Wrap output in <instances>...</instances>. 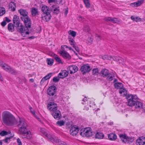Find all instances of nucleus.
Here are the masks:
<instances>
[{"instance_id": "obj_1", "label": "nucleus", "mask_w": 145, "mask_h": 145, "mask_svg": "<svg viewBox=\"0 0 145 145\" xmlns=\"http://www.w3.org/2000/svg\"><path fill=\"white\" fill-rule=\"evenodd\" d=\"M2 116L3 121L6 125L13 127L16 126L17 120L10 112L7 111L3 112Z\"/></svg>"}, {"instance_id": "obj_2", "label": "nucleus", "mask_w": 145, "mask_h": 145, "mask_svg": "<svg viewBox=\"0 0 145 145\" xmlns=\"http://www.w3.org/2000/svg\"><path fill=\"white\" fill-rule=\"evenodd\" d=\"M48 108L51 112V114L54 118L56 120H59L61 118V114L59 110H57V105L54 102H50L48 104Z\"/></svg>"}, {"instance_id": "obj_3", "label": "nucleus", "mask_w": 145, "mask_h": 145, "mask_svg": "<svg viewBox=\"0 0 145 145\" xmlns=\"http://www.w3.org/2000/svg\"><path fill=\"white\" fill-rule=\"evenodd\" d=\"M137 97L136 95L132 94H128L126 97L127 100V105L130 106H132L135 105Z\"/></svg>"}, {"instance_id": "obj_4", "label": "nucleus", "mask_w": 145, "mask_h": 145, "mask_svg": "<svg viewBox=\"0 0 145 145\" xmlns=\"http://www.w3.org/2000/svg\"><path fill=\"white\" fill-rule=\"evenodd\" d=\"M80 135L84 137H89L92 135V130L90 127L82 129L80 131Z\"/></svg>"}, {"instance_id": "obj_5", "label": "nucleus", "mask_w": 145, "mask_h": 145, "mask_svg": "<svg viewBox=\"0 0 145 145\" xmlns=\"http://www.w3.org/2000/svg\"><path fill=\"white\" fill-rule=\"evenodd\" d=\"M20 127L19 128V131L20 132V129H22V130L26 129L27 126V124L25 120L22 118H19V120L17 121L16 125Z\"/></svg>"}, {"instance_id": "obj_6", "label": "nucleus", "mask_w": 145, "mask_h": 145, "mask_svg": "<svg viewBox=\"0 0 145 145\" xmlns=\"http://www.w3.org/2000/svg\"><path fill=\"white\" fill-rule=\"evenodd\" d=\"M28 29L27 27H24L22 25H20L19 32L23 37H27L29 34V30Z\"/></svg>"}, {"instance_id": "obj_7", "label": "nucleus", "mask_w": 145, "mask_h": 145, "mask_svg": "<svg viewBox=\"0 0 145 145\" xmlns=\"http://www.w3.org/2000/svg\"><path fill=\"white\" fill-rule=\"evenodd\" d=\"M22 129H20V134L24 138H26L27 139H30L32 137V135L30 131H27V128L26 129L22 130Z\"/></svg>"}, {"instance_id": "obj_8", "label": "nucleus", "mask_w": 145, "mask_h": 145, "mask_svg": "<svg viewBox=\"0 0 145 145\" xmlns=\"http://www.w3.org/2000/svg\"><path fill=\"white\" fill-rule=\"evenodd\" d=\"M39 130L44 135L51 141L52 142L54 141V139L53 137L50 135L47 134L45 129L42 128H40Z\"/></svg>"}, {"instance_id": "obj_9", "label": "nucleus", "mask_w": 145, "mask_h": 145, "mask_svg": "<svg viewBox=\"0 0 145 145\" xmlns=\"http://www.w3.org/2000/svg\"><path fill=\"white\" fill-rule=\"evenodd\" d=\"M21 18L22 21L24 22L26 26L25 27H27V28H31V22L29 17H21Z\"/></svg>"}, {"instance_id": "obj_10", "label": "nucleus", "mask_w": 145, "mask_h": 145, "mask_svg": "<svg viewBox=\"0 0 145 145\" xmlns=\"http://www.w3.org/2000/svg\"><path fill=\"white\" fill-rule=\"evenodd\" d=\"M79 130V128L78 127L76 126H73L70 131V134L73 136H75L78 133Z\"/></svg>"}, {"instance_id": "obj_11", "label": "nucleus", "mask_w": 145, "mask_h": 145, "mask_svg": "<svg viewBox=\"0 0 145 145\" xmlns=\"http://www.w3.org/2000/svg\"><path fill=\"white\" fill-rule=\"evenodd\" d=\"M57 89L55 86H52L49 87L48 89L47 93L48 95L53 96L56 91Z\"/></svg>"}, {"instance_id": "obj_12", "label": "nucleus", "mask_w": 145, "mask_h": 145, "mask_svg": "<svg viewBox=\"0 0 145 145\" xmlns=\"http://www.w3.org/2000/svg\"><path fill=\"white\" fill-rule=\"evenodd\" d=\"M2 67L5 70L10 73L14 74L16 72V71L14 69L6 63H5V65H4Z\"/></svg>"}, {"instance_id": "obj_13", "label": "nucleus", "mask_w": 145, "mask_h": 145, "mask_svg": "<svg viewBox=\"0 0 145 145\" xmlns=\"http://www.w3.org/2000/svg\"><path fill=\"white\" fill-rule=\"evenodd\" d=\"M91 69L90 66L88 64L83 65L80 69L81 71L83 74L89 72Z\"/></svg>"}, {"instance_id": "obj_14", "label": "nucleus", "mask_w": 145, "mask_h": 145, "mask_svg": "<svg viewBox=\"0 0 145 145\" xmlns=\"http://www.w3.org/2000/svg\"><path fill=\"white\" fill-rule=\"evenodd\" d=\"M68 72L71 74L74 73L78 71L77 67L74 65L70 66L67 68Z\"/></svg>"}, {"instance_id": "obj_15", "label": "nucleus", "mask_w": 145, "mask_h": 145, "mask_svg": "<svg viewBox=\"0 0 145 145\" xmlns=\"http://www.w3.org/2000/svg\"><path fill=\"white\" fill-rule=\"evenodd\" d=\"M119 137L122 142L125 143L127 142H129V140L130 139L131 140L132 138L130 137H128L125 134H120L119 135Z\"/></svg>"}, {"instance_id": "obj_16", "label": "nucleus", "mask_w": 145, "mask_h": 145, "mask_svg": "<svg viewBox=\"0 0 145 145\" xmlns=\"http://www.w3.org/2000/svg\"><path fill=\"white\" fill-rule=\"evenodd\" d=\"M51 17L50 13L42 14H41V18L42 20L47 22L50 19Z\"/></svg>"}, {"instance_id": "obj_17", "label": "nucleus", "mask_w": 145, "mask_h": 145, "mask_svg": "<svg viewBox=\"0 0 145 145\" xmlns=\"http://www.w3.org/2000/svg\"><path fill=\"white\" fill-rule=\"evenodd\" d=\"M137 145H145V137H139L136 140Z\"/></svg>"}, {"instance_id": "obj_18", "label": "nucleus", "mask_w": 145, "mask_h": 145, "mask_svg": "<svg viewBox=\"0 0 145 145\" xmlns=\"http://www.w3.org/2000/svg\"><path fill=\"white\" fill-rule=\"evenodd\" d=\"M13 22L16 27H18L19 26L20 22L19 16L16 15H15L13 18Z\"/></svg>"}, {"instance_id": "obj_19", "label": "nucleus", "mask_w": 145, "mask_h": 145, "mask_svg": "<svg viewBox=\"0 0 145 145\" xmlns=\"http://www.w3.org/2000/svg\"><path fill=\"white\" fill-rule=\"evenodd\" d=\"M59 53L64 59H70L71 58L70 55L66 51H60Z\"/></svg>"}, {"instance_id": "obj_20", "label": "nucleus", "mask_w": 145, "mask_h": 145, "mask_svg": "<svg viewBox=\"0 0 145 145\" xmlns=\"http://www.w3.org/2000/svg\"><path fill=\"white\" fill-rule=\"evenodd\" d=\"M68 72L66 70L62 71L58 74V76L59 78H63L66 77L68 76Z\"/></svg>"}, {"instance_id": "obj_21", "label": "nucleus", "mask_w": 145, "mask_h": 145, "mask_svg": "<svg viewBox=\"0 0 145 145\" xmlns=\"http://www.w3.org/2000/svg\"><path fill=\"white\" fill-rule=\"evenodd\" d=\"M41 10L43 12L42 14H49L51 13V10L49 7L45 5L42 6Z\"/></svg>"}, {"instance_id": "obj_22", "label": "nucleus", "mask_w": 145, "mask_h": 145, "mask_svg": "<svg viewBox=\"0 0 145 145\" xmlns=\"http://www.w3.org/2000/svg\"><path fill=\"white\" fill-rule=\"evenodd\" d=\"M100 74L102 76L104 77L109 76L110 73L107 69H103L101 70Z\"/></svg>"}, {"instance_id": "obj_23", "label": "nucleus", "mask_w": 145, "mask_h": 145, "mask_svg": "<svg viewBox=\"0 0 145 145\" xmlns=\"http://www.w3.org/2000/svg\"><path fill=\"white\" fill-rule=\"evenodd\" d=\"M19 12L21 15L23 16V17H28L27 16L28 12L25 10L22 9H20L18 10Z\"/></svg>"}, {"instance_id": "obj_24", "label": "nucleus", "mask_w": 145, "mask_h": 145, "mask_svg": "<svg viewBox=\"0 0 145 145\" xmlns=\"http://www.w3.org/2000/svg\"><path fill=\"white\" fill-rule=\"evenodd\" d=\"M119 93L121 94V95L123 96H125L126 95L127 93V91L126 89L122 88L119 90Z\"/></svg>"}, {"instance_id": "obj_25", "label": "nucleus", "mask_w": 145, "mask_h": 145, "mask_svg": "<svg viewBox=\"0 0 145 145\" xmlns=\"http://www.w3.org/2000/svg\"><path fill=\"white\" fill-rule=\"evenodd\" d=\"M108 137L110 140H115L117 138V136L115 133H111L108 135Z\"/></svg>"}, {"instance_id": "obj_26", "label": "nucleus", "mask_w": 145, "mask_h": 145, "mask_svg": "<svg viewBox=\"0 0 145 145\" xmlns=\"http://www.w3.org/2000/svg\"><path fill=\"white\" fill-rule=\"evenodd\" d=\"M104 134L101 133L97 132L95 135L96 138L98 139H102L104 137Z\"/></svg>"}, {"instance_id": "obj_27", "label": "nucleus", "mask_w": 145, "mask_h": 145, "mask_svg": "<svg viewBox=\"0 0 145 145\" xmlns=\"http://www.w3.org/2000/svg\"><path fill=\"white\" fill-rule=\"evenodd\" d=\"M9 8L12 11H14L16 10V5L15 3L13 2H11L9 5Z\"/></svg>"}, {"instance_id": "obj_28", "label": "nucleus", "mask_w": 145, "mask_h": 145, "mask_svg": "<svg viewBox=\"0 0 145 145\" xmlns=\"http://www.w3.org/2000/svg\"><path fill=\"white\" fill-rule=\"evenodd\" d=\"M52 74L49 73L46 76L44 77L41 80L40 83H43L47 79H49L51 76Z\"/></svg>"}, {"instance_id": "obj_29", "label": "nucleus", "mask_w": 145, "mask_h": 145, "mask_svg": "<svg viewBox=\"0 0 145 145\" xmlns=\"http://www.w3.org/2000/svg\"><path fill=\"white\" fill-rule=\"evenodd\" d=\"M114 86L116 89H119V90L123 87V84L120 82L115 83L114 84Z\"/></svg>"}, {"instance_id": "obj_30", "label": "nucleus", "mask_w": 145, "mask_h": 145, "mask_svg": "<svg viewBox=\"0 0 145 145\" xmlns=\"http://www.w3.org/2000/svg\"><path fill=\"white\" fill-rule=\"evenodd\" d=\"M131 18L133 21L137 22H140L141 21V19L139 17L135 16H131Z\"/></svg>"}, {"instance_id": "obj_31", "label": "nucleus", "mask_w": 145, "mask_h": 145, "mask_svg": "<svg viewBox=\"0 0 145 145\" xmlns=\"http://www.w3.org/2000/svg\"><path fill=\"white\" fill-rule=\"evenodd\" d=\"M143 105V103L139 101H136V103H135V105H134L135 106V107L136 108H142V107Z\"/></svg>"}, {"instance_id": "obj_32", "label": "nucleus", "mask_w": 145, "mask_h": 145, "mask_svg": "<svg viewBox=\"0 0 145 145\" xmlns=\"http://www.w3.org/2000/svg\"><path fill=\"white\" fill-rule=\"evenodd\" d=\"M8 31L11 32L14 31V26L12 23H9L8 26Z\"/></svg>"}, {"instance_id": "obj_33", "label": "nucleus", "mask_w": 145, "mask_h": 145, "mask_svg": "<svg viewBox=\"0 0 145 145\" xmlns=\"http://www.w3.org/2000/svg\"><path fill=\"white\" fill-rule=\"evenodd\" d=\"M102 57V59L104 60H112V57L111 56L105 55L103 56Z\"/></svg>"}, {"instance_id": "obj_34", "label": "nucleus", "mask_w": 145, "mask_h": 145, "mask_svg": "<svg viewBox=\"0 0 145 145\" xmlns=\"http://www.w3.org/2000/svg\"><path fill=\"white\" fill-rule=\"evenodd\" d=\"M85 5L86 7L87 8H89L90 7V4L89 0H83Z\"/></svg>"}, {"instance_id": "obj_35", "label": "nucleus", "mask_w": 145, "mask_h": 145, "mask_svg": "<svg viewBox=\"0 0 145 145\" xmlns=\"http://www.w3.org/2000/svg\"><path fill=\"white\" fill-rule=\"evenodd\" d=\"M143 3V1L140 0L133 3L132 4L133 5L134 7H136L140 6Z\"/></svg>"}, {"instance_id": "obj_36", "label": "nucleus", "mask_w": 145, "mask_h": 145, "mask_svg": "<svg viewBox=\"0 0 145 145\" xmlns=\"http://www.w3.org/2000/svg\"><path fill=\"white\" fill-rule=\"evenodd\" d=\"M54 57L55 60L57 62H58L59 63L63 64V63L60 58L58 56H57L56 54H54Z\"/></svg>"}, {"instance_id": "obj_37", "label": "nucleus", "mask_w": 145, "mask_h": 145, "mask_svg": "<svg viewBox=\"0 0 145 145\" xmlns=\"http://www.w3.org/2000/svg\"><path fill=\"white\" fill-rule=\"evenodd\" d=\"M38 12L37 9L36 8H33L31 9V14L33 16H35L37 14H38Z\"/></svg>"}, {"instance_id": "obj_38", "label": "nucleus", "mask_w": 145, "mask_h": 145, "mask_svg": "<svg viewBox=\"0 0 145 145\" xmlns=\"http://www.w3.org/2000/svg\"><path fill=\"white\" fill-rule=\"evenodd\" d=\"M65 122L63 120L58 121L56 123V125L59 126H62L64 125Z\"/></svg>"}, {"instance_id": "obj_39", "label": "nucleus", "mask_w": 145, "mask_h": 145, "mask_svg": "<svg viewBox=\"0 0 145 145\" xmlns=\"http://www.w3.org/2000/svg\"><path fill=\"white\" fill-rule=\"evenodd\" d=\"M12 137L11 136L6 137L5 138L3 139L2 141H4L5 143L8 144L10 141V139L12 138Z\"/></svg>"}, {"instance_id": "obj_40", "label": "nucleus", "mask_w": 145, "mask_h": 145, "mask_svg": "<svg viewBox=\"0 0 145 145\" xmlns=\"http://www.w3.org/2000/svg\"><path fill=\"white\" fill-rule=\"evenodd\" d=\"M69 34L71 35L72 37H75L76 35V33L75 31L71 30H70L69 31Z\"/></svg>"}, {"instance_id": "obj_41", "label": "nucleus", "mask_w": 145, "mask_h": 145, "mask_svg": "<svg viewBox=\"0 0 145 145\" xmlns=\"http://www.w3.org/2000/svg\"><path fill=\"white\" fill-rule=\"evenodd\" d=\"M30 110L31 113L33 114L34 115V116H35V117L38 120H39L40 119L38 118L36 115L35 112L34 111V110L32 108L30 107L29 108Z\"/></svg>"}, {"instance_id": "obj_42", "label": "nucleus", "mask_w": 145, "mask_h": 145, "mask_svg": "<svg viewBox=\"0 0 145 145\" xmlns=\"http://www.w3.org/2000/svg\"><path fill=\"white\" fill-rule=\"evenodd\" d=\"M47 61L48 64L49 65H52L54 63V60L52 59H47Z\"/></svg>"}, {"instance_id": "obj_43", "label": "nucleus", "mask_w": 145, "mask_h": 145, "mask_svg": "<svg viewBox=\"0 0 145 145\" xmlns=\"http://www.w3.org/2000/svg\"><path fill=\"white\" fill-rule=\"evenodd\" d=\"M5 8L3 7H0V16H2L5 13Z\"/></svg>"}, {"instance_id": "obj_44", "label": "nucleus", "mask_w": 145, "mask_h": 145, "mask_svg": "<svg viewBox=\"0 0 145 145\" xmlns=\"http://www.w3.org/2000/svg\"><path fill=\"white\" fill-rule=\"evenodd\" d=\"M83 30L86 32H89L90 30V27L88 25H85L83 28Z\"/></svg>"}, {"instance_id": "obj_45", "label": "nucleus", "mask_w": 145, "mask_h": 145, "mask_svg": "<svg viewBox=\"0 0 145 145\" xmlns=\"http://www.w3.org/2000/svg\"><path fill=\"white\" fill-rule=\"evenodd\" d=\"M99 73V70L97 68H95L92 70V73L93 75H97Z\"/></svg>"}, {"instance_id": "obj_46", "label": "nucleus", "mask_w": 145, "mask_h": 145, "mask_svg": "<svg viewBox=\"0 0 145 145\" xmlns=\"http://www.w3.org/2000/svg\"><path fill=\"white\" fill-rule=\"evenodd\" d=\"M22 81H21L20 80H19V83L20 84H22L23 82H24L25 83H26L27 82V80L24 77H22ZM21 79H20V80Z\"/></svg>"}, {"instance_id": "obj_47", "label": "nucleus", "mask_w": 145, "mask_h": 145, "mask_svg": "<svg viewBox=\"0 0 145 145\" xmlns=\"http://www.w3.org/2000/svg\"><path fill=\"white\" fill-rule=\"evenodd\" d=\"M111 22L114 23H118L120 22V21L118 19L116 18H112Z\"/></svg>"}, {"instance_id": "obj_48", "label": "nucleus", "mask_w": 145, "mask_h": 145, "mask_svg": "<svg viewBox=\"0 0 145 145\" xmlns=\"http://www.w3.org/2000/svg\"><path fill=\"white\" fill-rule=\"evenodd\" d=\"M121 58L118 56H113L112 57V60H113L114 61H120V60H121Z\"/></svg>"}, {"instance_id": "obj_49", "label": "nucleus", "mask_w": 145, "mask_h": 145, "mask_svg": "<svg viewBox=\"0 0 145 145\" xmlns=\"http://www.w3.org/2000/svg\"><path fill=\"white\" fill-rule=\"evenodd\" d=\"M54 12L55 13L58 14L59 12V7H55V8L53 10Z\"/></svg>"}, {"instance_id": "obj_50", "label": "nucleus", "mask_w": 145, "mask_h": 145, "mask_svg": "<svg viewBox=\"0 0 145 145\" xmlns=\"http://www.w3.org/2000/svg\"><path fill=\"white\" fill-rule=\"evenodd\" d=\"M8 133L6 131H3L0 133V135L2 136H4L7 134Z\"/></svg>"}, {"instance_id": "obj_51", "label": "nucleus", "mask_w": 145, "mask_h": 145, "mask_svg": "<svg viewBox=\"0 0 145 145\" xmlns=\"http://www.w3.org/2000/svg\"><path fill=\"white\" fill-rule=\"evenodd\" d=\"M69 41L70 43V44L72 46H74L75 45L74 43L75 42L74 40L73 39H72L69 40Z\"/></svg>"}, {"instance_id": "obj_52", "label": "nucleus", "mask_w": 145, "mask_h": 145, "mask_svg": "<svg viewBox=\"0 0 145 145\" xmlns=\"http://www.w3.org/2000/svg\"><path fill=\"white\" fill-rule=\"evenodd\" d=\"M93 41V39L91 37H89L87 39V41L89 44H91Z\"/></svg>"}, {"instance_id": "obj_53", "label": "nucleus", "mask_w": 145, "mask_h": 145, "mask_svg": "<svg viewBox=\"0 0 145 145\" xmlns=\"http://www.w3.org/2000/svg\"><path fill=\"white\" fill-rule=\"evenodd\" d=\"M59 79L57 77H54L53 79V81L54 82H57L59 81Z\"/></svg>"}, {"instance_id": "obj_54", "label": "nucleus", "mask_w": 145, "mask_h": 145, "mask_svg": "<svg viewBox=\"0 0 145 145\" xmlns=\"http://www.w3.org/2000/svg\"><path fill=\"white\" fill-rule=\"evenodd\" d=\"M17 141L18 145H22V142L19 138H18L17 139Z\"/></svg>"}, {"instance_id": "obj_55", "label": "nucleus", "mask_w": 145, "mask_h": 145, "mask_svg": "<svg viewBox=\"0 0 145 145\" xmlns=\"http://www.w3.org/2000/svg\"><path fill=\"white\" fill-rule=\"evenodd\" d=\"M112 18L110 17H108L107 18H105V20L106 21H111V20L112 19Z\"/></svg>"}, {"instance_id": "obj_56", "label": "nucleus", "mask_w": 145, "mask_h": 145, "mask_svg": "<svg viewBox=\"0 0 145 145\" xmlns=\"http://www.w3.org/2000/svg\"><path fill=\"white\" fill-rule=\"evenodd\" d=\"M114 77V76H108V80L110 81H111L113 80Z\"/></svg>"}, {"instance_id": "obj_57", "label": "nucleus", "mask_w": 145, "mask_h": 145, "mask_svg": "<svg viewBox=\"0 0 145 145\" xmlns=\"http://www.w3.org/2000/svg\"><path fill=\"white\" fill-rule=\"evenodd\" d=\"M7 24V23L5 20H4L1 23V25L2 26H5Z\"/></svg>"}, {"instance_id": "obj_58", "label": "nucleus", "mask_w": 145, "mask_h": 145, "mask_svg": "<svg viewBox=\"0 0 145 145\" xmlns=\"http://www.w3.org/2000/svg\"><path fill=\"white\" fill-rule=\"evenodd\" d=\"M73 47L74 48V49H75L76 50L77 52H79V51L80 50L79 49V48H78L77 46H75V45H74V46H73Z\"/></svg>"}, {"instance_id": "obj_59", "label": "nucleus", "mask_w": 145, "mask_h": 145, "mask_svg": "<svg viewBox=\"0 0 145 145\" xmlns=\"http://www.w3.org/2000/svg\"><path fill=\"white\" fill-rule=\"evenodd\" d=\"M84 18L81 16H79L78 17V19L80 21H82L84 19Z\"/></svg>"}, {"instance_id": "obj_60", "label": "nucleus", "mask_w": 145, "mask_h": 145, "mask_svg": "<svg viewBox=\"0 0 145 145\" xmlns=\"http://www.w3.org/2000/svg\"><path fill=\"white\" fill-rule=\"evenodd\" d=\"M65 47H64V45H62V46H61V50L60 51H63V52L66 51L65 50Z\"/></svg>"}, {"instance_id": "obj_61", "label": "nucleus", "mask_w": 145, "mask_h": 145, "mask_svg": "<svg viewBox=\"0 0 145 145\" xmlns=\"http://www.w3.org/2000/svg\"><path fill=\"white\" fill-rule=\"evenodd\" d=\"M5 63H4L3 61H0V66L2 67L3 65H5Z\"/></svg>"}, {"instance_id": "obj_62", "label": "nucleus", "mask_w": 145, "mask_h": 145, "mask_svg": "<svg viewBox=\"0 0 145 145\" xmlns=\"http://www.w3.org/2000/svg\"><path fill=\"white\" fill-rule=\"evenodd\" d=\"M96 37L97 38V40H100L101 39V38L100 36L99 35H97L96 36Z\"/></svg>"}, {"instance_id": "obj_63", "label": "nucleus", "mask_w": 145, "mask_h": 145, "mask_svg": "<svg viewBox=\"0 0 145 145\" xmlns=\"http://www.w3.org/2000/svg\"><path fill=\"white\" fill-rule=\"evenodd\" d=\"M6 22L7 21V22H9L10 20L9 19L7 18V17H6L5 18V20Z\"/></svg>"}, {"instance_id": "obj_64", "label": "nucleus", "mask_w": 145, "mask_h": 145, "mask_svg": "<svg viewBox=\"0 0 145 145\" xmlns=\"http://www.w3.org/2000/svg\"><path fill=\"white\" fill-rule=\"evenodd\" d=\"M68 8H67L66 10H65V16H66L68 13Z\"/></svg>"}]
</instances>
